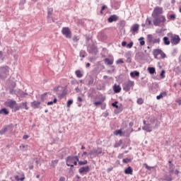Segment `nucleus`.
<instances>
[{
  "mask_svg": "<svg viewBox=\"0 0 181 181\" xmlns=\"http://www.w3.org/2000/svg\"><path fill=\"white\" fill-rule=\"evenodd\" d=\"M153 23L154 26H160V23H162V25H165L166 23V17L165 16H160L158 17H153Z\"/></svg>",
  "mask_w": 181,
  "mask_h": 181,
  "instance_id": "obj_1",
  "label": "nucleus"
},
{
  "mask_svg": "<svg viewBox=\"0 0 181 181\" xmlns=\"http://www.w3.org/2000/svg\"><path fill=\"white\" fill-rule=\"evenodd\" d=\"M9 73V66H5L0 67V80H4L6 78Z\"/></svg>",
  "mask_w": 181,
  "mask_h": 181,
  "instance_id": "obj_2",
  "label": "nucleus"
},
{
  "mask_svg": "<svg viewBox=\"0 0 181 181\" xmlns=\"http://www.w3.org/2000/svg\"><path fill=\"white\" fill-rule=\"evenodd\" d=\"M112 107H113V108H116L114 110V114H115L116 115L119 114L120 112H122L124 108L122 107V104H120V105H118V101H115L114 103H112L111 104Z\"/></svg>",
  "mask_w": 181,
  "mask_h": 181,
  "instance_id": "obj_3",
  "label": "nucleus"
},
{
  "mask_svg": "<svg viewBox=\"0 0 181 181\" xmlns=\"http://www.w3.org/2000/svg\"><path fill=\"white\" fill-rule=\"evenodd\" d=\"M88 52L90 54H94L95 56H97V53H98V48L95 45L92 44L88 47Z\"/></svg>",
  "mask_w": 181,
  "mask_h": 181,
  "instance_id": "obj_4",
  "label": "nucleus"
},
{
  "mask_svg": "<svg viewBox=\"0 0 181 181\" xmlns=\"http://www.w3.org/2000/svg\"><path fill=\"white\" fill-rule=\"evenodd\" d=\"M103 153V148L98 147L97 148H93L90 151V152L88 153V156H93V155H101Z\"/></svg>",
  "mask_w": 181,
  "mask_h": 181,
  "instance_id": "obj_5",
  "label": "nucleus"
},
{
  "mask_svg": "<svg viewBox=\"0 0 181 181\" xmlns=\"http://www.w3.org/2000/svg\"><path fill=\"white\" fill-rule=\"evenodd\" d=\"M162 13H163V8L156 6L153 11L152 16L153 18H156L159 16V15H162Z\"/></svg>",
  "mask_w": 181,
  "mask_h": 181,
  "instance_id": "obj_6",
  "label": "nucleus"
},
{
  "mask_svg": "<svg viewBox=\"0 0 181 181\" xmlns=\"http://www.w3.org/2000/svg\"><path fill=\"white\" fill-rule=\"evenodd\" d=\"M62 33L66 37V39H71V31L69 27L62 28Z\"/></svg>",
  "mask_w": 181,
  "mask_h": 181,
  "instance_id": "obj_7",
  "label": "nucleus"
},
{
  "mask_svg": "<svg viewBox=\"0 0 181 181\" xmlns=\"http://www.w3.org/2000/svg\"><path fill=\"white\" fill-rule=\"evenodd\" d=\"M134 86H135V82H134V81H128L127 83L123 85V90L126 93H128V91L131 90V87H134Z\"/></svg>",
  "mask_w": 181,
  "mask_h": 181,
  "instance_id": "obj_8",
  "label": "nucleus"
},
{
  "mask_svg": "<svg viewBox=\"0 0 181 181\" xmlns=\"http://www.w3.org/2000/svg\"><path fill=\"white\" fill-rule=\"evenodd\" d=\"M180 37H179L178 35H174L171 36V40L170 42L172 43V45H179V43H180Z\"/></svg>",
  "mask_w": 181,
  "mask_h": 181,
  "instance_id": "obj_9",
  "label": "nucleus"
},
{
  "mask_svg": "<svg viewBox=\"0 0 181 181\" xmlns=\"http://www.w3.org/2000/svg\"><path fill=\"white\" fill-rule=\"evenodd\" d=\"M88 172H90V166L88 165L81 167L78 169L80 175H83V173H88Z\"/></svg>",
  "mask_w": 181,
  "mask_h": 181,
  "instance_id": "obj_10",
  "label": "nucleus"
},
{
  "mask_svg": "<svg viewBox=\"0 0 181 181\" xmlns=\"http://www.w3.org/2000/svg\"><path fill=\"white\" fill-rule=\"evenodd\" d=\"M40 101L38 100H34L30 103V107L33 108V110H37L40 108Z\"/></svg>",
  "mask_w": 181,
  "mask_h": 181,
  "instance_id": "obj_11",
  "label": "nucleus"
},
{
  "mask_svg": "<svg viewBox=\"0 0 181 181\" xmlns=\"http://www.w3.org/2000/svg\"><path fill=\"white\" fill-rule=\"evenodd\" d=\"M76 158H77V156H68L65 158L66 163L73 164L74 160H76Z\"/></svg>",
  "mask_w": 181,
  "mask_h": 181,
  "instance_id": "obj_12",
  "label": "nucleus"
},
{
  "mask_svg": "<svg viewBox=\"0 0 181 181\" xmlns=\"http://www.w3.org/2000/svg\"><path fill=\"white\" fill-rule=\"evenodd\" d=\"M118 19H119V17L115 14H113L107 18V22L108 23H112V22H117Z\"/></svg>",
  "mask_w": 181,
  "mask_h": 181,
  "instance_id": "obj_13",
  "label": "nucleus"
},
{
  "mask_svg": "<svg viewBox=\"0 0 181 181\" xmlns=\"http://www.w3.org/2000/svg\"><path fill=\"white\" fill-rule=\"evenodd\" d=\"M162 180L164 181H172L173 180V178L172 177V174L169 173H164L163 178H161Z\"/></svg>",
  "mask_w": 181,
  "mask_h": 181,
  "instance_id": "obj_14",
  "label": "nucleus"
},
{
  "mask_svg": "<svg viewBox=\"0 0 181 181\" xmlns=\"http://www.w3.org/2000/svg\"><path fill=\"white\" fill-rule=\"evenodd\" d=\"M142 129L146 132H152V124H147L142 127Z\"/></svg>",
  "mask_w": 181,
  "mask_h": 181,
  "instance_id": "obj_15",
  "label": "nucleus"
},
{
  "mask_svg": "<svg viewBox=\"0 0 181 181\" xmlns=\"http://www.w3.org/2000/svg\"><path fill=\"white\" fill-rule=\"evenodd\" d=\"M113 91L115 94H118V93H121V86L119 85L115 84L112 87Z\"/></svg>",
  "mask_w": 181,
  "mask_h": 181,
  "instance_id": "obj_16",
  "label": "nucleus"
},
{
  "mask_svg": "<svg viewBox=\"0 0 181 181\" xmlns=\"http://www.w3.org/2000/svg\"><path fill=\"white\" fill-rule=\"evenodd\" d=\"M130 30L132 32V33H138V30H139V24L133 25Z\"/></svg>",
  "mask_w": 181,
  "mask_h": 181,
  "instance_id": "obj_17",
  "label": "nucleus"
},
{
  "mask_svg": "<svg viewBox=\"0 0 181 181\" xmlns=\"http://www.w3.org/2000/svg\"><path fill=\"white\" fill-rule=\"evenodd\" d=\"M124 173L125 175H132V173H134V170L132 169V167L128 166L126 169H124Z\"/></svg>",
  "mask_w": 181,
  "mask_h": 181,
  "instance_id": "obj_18",
  "label": "nucleus"
},
{
  "mask_svg": "<svg viewBox=\"0 0 181 181\" xmlns=\"http://www.w3.org/2000/svg\"><path fill=\"white\" fill-rule=\"evenodd\" d=\"M15 105H16V100H11L8 102L7 107H9L11 110L15 108Z\"/></svg>",
  "mask_w": 181,
  "mask_h": 181,
  "instance_id": "obj_19",
  "label": "nucleus"
},
{
  "mask_svg": "<svg viewBox=\"0 0 181 181\" xmlns=\"http://www.w3.org/2000/svg\"><path fill=\"white\" fill-rule=\"evenodd\" d=\"M113 134L114 135H116V136H117V135H119V136H125V132H122V129H121L115 130Z\"/></svg>",
  "mask_w": 181,
  "mask_h": 181,
  "instance_id": "obj_20",
  "label": "nucleus"
},
{
  "mask_svg": "<svg viewBox=\"0 0 181 181\" xmlns=\"http://www.w3.org/2000/svg\"><path fill=\"white\" fill-rule=\"evenodd\" d=\"M157 88H159V84L158 83H156L154 86H152L151 88V91L155 94L156 93L158 92V89Z\"/></svg>",
  "mask_w": 181,
  "mask_h": 181,
  "instance_id": "obj_21",
  "label": "nucleus"
},
{
  "mask_svg": "<svg viewBox=\"0 0 181 181\" xmlns=\"http://www.w3.org/2000/svg\"><path fill=\"white\" fill-rule=\"evenodd\" d=\"M105 64H107V66H111L114 64V60L113 59H110L109 58H106L104 59Z\"/></svg>",
  "mask_w": 181,
  "mask_h": 181,
  "instance_id": "obj_22",
  "label": "nucleus"
},
{
  "mask_svg": "<svg viewBox=\"0 0 181 181\" xmlns=\"http://www.w3.org/2000/svg\"><path fill=\"white\" fill-rule=\"evenodd\" d=\"M0 114H3L4 115H9V110L6 107L1 108L0 110Z\"/></svg>",
  "mask_w": 181,
  "mask_h": 181,
  "instance_id": "obj_23",
  "label": "nucleus"
},
{
  "mask_svg": "<svg viewBox=\"0 0 181 181\" xmlns=\"http://www.w3.org/2000/svg\"><path fill=\"white\" fill-rule=\"evenodd\" d=\"M130 76L132 78H135V77H139V71H134L130 73Z\"/></svg>",
  "mask_w": 181,
  "mask_h": 181,
  "instance_id": "obj_24",
  "label": "nucleus"
},
{
  "mask_svg": "<svg viewBox=\"0 0 181 181\" xmlns=\"http://www.w3.org/2000/svg\"><path fill=\"white\" fill-rule=\"evenodd\" d=\"M163 43L165 46H169V45H170L171 42L170 40H169V37H164L163 38Z\"/></svg>",
  "mask_w": 181,
  "mask_h": 181,
  "instance_id": "obj_25",
  "label": "nucleus"
},
{
  "mask_svg": "<svg viewBox=\"0 0 181 181\" xmlns=\"http://www.w3.org/2000/svg\"><path fill=\"white\" fill-rule=\"evenodd\" d=\"M168 172L170 175H173V173H175V165H168Z\"/></svg>",
  "mask_w": 181,
  "mask_h": 181,
  "instance_id": "obj_26",
  "label": "nucleus"
},
{
  "mask_svg": "<svg viewBox=\"0 0 181 181\" xmlns=\"http://www.w3.org/2000/svg\"><path fill=\"white\" fill-rule=\"evenodd\" d=\"M168 95V93L161 92L158 95L156 96L157 100H160V98H163V97H166Z\"/></svg>",
  "mask_w": 181,
  "mask_h": 181,
  "instance_id": "obj_27",
  "label": "nucleus"
},
{
  "mask_svg": "<svg viewBox=\"0 0 181 181\" xmlns=\"http://www.w3.org/2000/svg\"><path fill=\"white\" fill-rule=\"evenodd\" d=\"M147 70L150 74H155L156 73V69L153 66H149Z\"/></svg>",
  "mask_w": 181,
  "mask_h": 181,
  "instance_id": "obj_28",
  "label": "nucleus"
},
{
  "mask_svg": "<svg viewBox=\"0 0 181 181\" xmlns=\"http://www.w3.org/2000/svg\"><path fill=\"white\" fill-rule=\"evenodd\" d=\"M47 94H50V92H46L41 95L40 100L42 103H45V101L46 100L45 98H46V95H47Z\"/></svg>",
  "mask_w": 181,
  "mask_h": 181,
  "instance_id": "obj_29",
  "label": "nucleus"
},
{
  "mask_svg": "<svg viewBox=\"0 0 181 181\" xmlns=\"http://www.w3.org/2000/svg\"><path fill=\"white\" fill-rule=\"evenodd\" d=\"M136 58L138 60H142V59H144V53H142V52H138V53H136Z\"/></svg>",
  "mask_w": 181,
  "mask_h": 181,
  "instance_id": "obj_30",
  "label": "nucleus"
},
{
  "mask_svg": "<svg viewBox=\"0 0 181 181\" xmlns=\"http://www.w3.org/2000/svg\"><path fill=\"white\" fill-rule=\"evenodd\" d=\"M89 80L88 82V87H90V86H93V84H94V78L91 76H89Z\"/></svg>",
  "mask_w": 181,
  "mask_h": 181,
  "instance_id": "obj_31",
  "label": "nucleus"
},
{
  "mask_svg": "<svg viewBox=\"0 0 181 181\" xmlns=\"http://www.w3.org/2000/svg\"><path fill=\"white\" fill-rule=\"evenodd\" d=\"M153 35H152L151 34H148L147 35V42L148 43H152L153 42Z\"/></svg>",
  "mask_w": 181,
  "mask_h": 181,
  "instance_id": "obj_32",
  "label": "nucleus"
},
{
  "mask_svg": "<svg viewBox=\"0 0 181 181\" xmlns=\"http://www.w3.org/2000/svg\"><path fill=\"white\" fill-rule=\"evenodd\" d=\"M22 109V104H19L18 105V103H16V105L14 106V112H16V111H19V110Z\"/></svg>",
  "mask_w": 181,
  "mask_h": 181,
  "instance_id": "obj_33",
  "label": "nucleus"
},
{
  "mask_svg": "<svg viewBox=\"0 0 181 181\" xmlns=\"http://www.w3.org/2000/svg\"><path fill=\"white\" fill-rule=\"evenodd\" d=\"M158 54H160L161 58L166 59V54H165V52H163V51L160 49H158Z\"/></svg>",
  "mask_w": 181,
  "mask_h": 181,
  "instance_id": "obj_34",
  "label": "nucleus"
},
{
  "mask_svg": "<svg viewBox=\"0 0 181 181\" xmlns=\"http://www.w3.org/2000/svg\"><path fill=\"white\" fill-rule=\"evenodd\" d=\"M75 74L78 78H81V77H83V74L81 73V71H80V70H76L75 71Z\"/></svg>",
  "mask_w": 181,
  "mask_h": 181,
  "instance_id": "obj_35",
  "label": "nucleus"
},
{
  "mask_svg": "<svg viewBox=\"0 0 181 181\" xmlns=\"http://www.w3.org/2000/svg\"><path fill=\"white\" fill-rule=\"evenodd\" d=\"M119 28H122V29H124V28H125V25H127V21L122 20L120 21L119 23Z\"/></svg>",
  "mask_w": 181,
  "mask_h": 181,
  "instance_id": "obj_36",
  "label": "nucleus"
},
{
  "mask_svg": "<svg viewBox=\"0 0 181 181\" xmlns=\"http://www.w3.org/2000/svg\"><path fill=\"white\" fill-rule=\"evenodd\" d=\"M140 46H145V38L144 37H141L139 39Z\"/></svg>",
  "mask_w": 181,
  "mask_h": 181,
  "instance_id": "obj_37",
  "label": "nucleus"
},
{
  "mask_svg": "<svg viewBox=\"0 0 181 181\" xmlns=\"http://www.w3.org/2000/svg\"><path fill=\"white\" fill-rule=\"evenodd\" d=\"M21 104V109L25 108V110H29V107H28V102H23Z\"/></svg>",
  "mask_w": 181,
  "mask_h": 181,
  "instance_id": "obj_38",
  "label": "nucleus"
},
{
  "mask_svg": "<svg viewBox=\"0 0 181 181\" xmlns=\"http://www.w3.org/2000/svg\"><path fill=\"white\" fill-rule=\"evenodd\" d=\"M67 95V91L66 90H64L62 93L59 95V98L62 100V98H64Z\"/></svg>",
  "mask_w": 181,
  "mask_h": 181,
  "instance_id": "obj_39",
  "label": "nucleus"
},
{
  "mask_svg": "<svg viewBox=\"0 0 181 181\" xmlns=\"http://www.w3.org/2000/svg\"><path fill=\"white\" fill-rule=\"evenodd\" d=\"M168 19H170V21H175L176 20V14H170L168 16Z\"/></svg>",
  "mask_w": 181,
  "mask_h": 181,
  "instance_id": "obj_40",
  "label": "nucleus"
},
{
  "mask_svg": "<svg viewBox=\"0 0 181 181\" xmlns=\"http://www.w3.org/2000/svg\"><path fill=\"white\" fill-rule=\"evenodd\" d=\"M85 37H86V43H88V42H90V40H91L93 35H91L90 34H86Z\"/></svg>",
  "mask_w": 181,
  "mask_h": 181,
  "instance_id": "obj_41",
  "label": "nucleus"
},
{
  "mask_svg": "<svg viewBox=\"0 0 181 181\" xmlns=\"http://www.w3.org/2000/svg\"><path fill=\"white\" fill-rule=\"evenodd\" d=\"M153 54L155 59H158V55L159 54L158 49H153Z\"/></svg>",
  "mask_w": 181,
  "mask_h": 181,
  "instance_id": "obj_42",
  "label": "nucleus"
},
{
  "mask_svg": "<svg viewBox=\"0 0 181 181\" xmlns=\"http://www.w3.org/2000/svg\"><path fill=\"white\" fill-rule=\"evenodd\" d=\"M20 148H23L22 151L23 152H27L28 151V148H29V146L28 145L21 144V146H20Z\"/></svg>",
  "mask_w": 181,
  "mask_h": 181,
  "instance_id": "obj_43",
  "label": "nucleus"
},
{
  "mask_svg": "<svg viewBox=\"0 0 181 181\" xmlns=\"http://www.w3.org/2000/svg\"><path fill=\"white\" fill-rule=\"evenodd\" d=\"M78 162H80V158H78V156H76V158H75V160L74 161V163H72V165L74 166H77V163L78 165Z\"/></svg>",
  "mask_w": 181,
  "mask_h": 181,
  "instance_id": "obj_44",
  "label": "nucleus"
},
{
  "mask_svg": "<svg viewBox=\"0 0 181 181\" xmlns=\"http://www.w3.org/2000/svg\"><path fill=\"white\" fill-rule=\"evenodd\" d=\"M57 103V98H54L53 101L47 102V105H53V104H56Z\"/></svg>",
  "mask_w": 181,
  "mask_h": 181,
  "instance_id": "obj_45",
  "label": "nucleus"
},
{
  "mask_svg": "<svg viewBox=\"0 0 181 181\" xmlns=\"http://www.w3.org/2000/svg\"><path fill=\"white\" fill-rule=\"evenodd\" d=\"M122 162L123 163H131V162H132V158H123Z\"/></svg>",
  "mask_w": 181,
  "mask_h": 181,
  "instance_id": "obj_46",
  "label": "nucleus"
},
{
  "mask_svg": "<svg viewBox=\"0 0 181 181\" xmlns=\"http://www.w3.org/2000/svg\"><path fill=\"white\" fill-rule=\"evenodd\" d=\"M53 13V8H48L47 9V18H50Z\"/></svg>",
  "mask_w": 181,
  "mask_h": 181,
  "instance_id": "obj_47",
  "label": "nucleus"
},
{
  "mask_svg": "<svg viewBox=\"0 0 181 181\" xmlns=\"http://www.w3.org/2000/svg\"><path fill=\"white\" fill-rule=\"evenodd\" d=\"M87 163H88V161L87 160H84L83 161H78L79 166H84V165H87Z\"/></svg>",
  "mask_w": 181,
  "mask_h": 181,
  "instance_id": "obj_48",
  "label": "nucleus"
},
{
  "mask_svg": "<svg viewBox=\"0 0 181 181\" xmlns=\"http://www.w3.org/2000/svg\"><path fill=\"white\" fill-rule=\"evenodd\" d=\"M73 42H74L75 43H77V42H78V40H80V36L78 35H74L72 38Z\"/></svg>",
  "mask_w": 181,
  "mask_h": 181,
  "instance_id": "obj_49",
  "label": "nucleus"
},
{
  "mask_svg": "<svg viewBox=\"0 0 181 181\" xmlns=\"http://www.w3.org/2000/svg\"><path fill=\"white\" fill-rule=\"evenodd\" d=\"M122 145V139H120L117 143L114 145V148H119Z\"/></svg>",
  "mask_w": 181,
  "mask_h": 181,
  "instance_id": "obj_50",
  "label": "nucleus"
},
{
  "mask_svg": "<svg viewBox=\"0 0 181 181\" xmlns=\"http://www.w3.org/2000/svg\"><path fill=\"white\" fill-rule=\"evenodd\" d=\"M86 54H87V53L86 52V51H84V50H81V52H80V53H79L80 57L84 58V57H86Z\"/></svg>",
  "mask_w": 181,
  "mask_h": 181,
  "instance_id": "obj_51",
  "label": "nucleus"
},
{
  "mask_svg": "<svg viewBox=\"0 0 181 181\" xmlns=\"http://www.w3.org/2000/svg\"><path fill=\"white\" fill-rule=\"evenodd\" d=\"M59 163V160H52L51 168H55L54 165H57Z\"/></svg>",
  "mask_w": 181,
  "mask_h": 181,
  "instance_id": "obj_52",
  "label": "nucleus"
},
{
  "mask_svg": "<svg viewBox=\"0 0 181 181\" xmlns=\"http://www.w3.org/2000/svg\"><path fill=\"white\" fill-rule=\"evenodd\" d=\"M15 180L17 181H23L25 180V177H19V175L15 176Z\"/></svg>",
  "mask_w": 181,
  "mask_h": 181,
  "instance_id": "obj_53",
  "label": "nucleus"
},
{
  "mask_svg": "<svg viewBox=\"0 0 181 181\" xmlns=\"http://www.w3.org/2000/svg\"><path fill=\"white\" fill-rule=\"evenodd\" d=\"M29 94L28 93H24V92H21L19 93V96L21 98H25V97H26V95H28Z\"/></svg>",
  "mask_w": 181,
  "mask_h": 181,
  "instance_id": "obj_54",
  "label": "nucleus"
},
{
  "mask_svg": "<svg viewBox=\"0 0 181 181\" xmlns=\"http://www.w3.org/2000/svg\"><path fill=\"white\" fill-rule=\"evenodd\" d=\"M137 104H139V105H142V104H144V99L142 98H138Z\"/></svg>",
  "mask_w": 181,
  "mask_h": 181,
  "instance_id": "obj_55",
  "label": "nucleus"
},
{
  "mask_svg": "<svg viewBox=\"0 0 181 181\" xmlns=\"http://www.w3.org/2000/svg\"><path fill=\"white\" fill-rule=\"evenodd\" d=\"M71 104H73V100L70 99L66 103V107H68V108H70Z\"/></svg>",
  "mask_w": 181,
  "mask_h": 181,
  "instance_id": "obj_56",
  "label": "nucleus"
},
{
  "mask_svg": "<svg viewBox=\"0 0 181 181\" xmlns=\"http://www.w3.org/2000/svg\"><path fill=\"white\" fill-rule=\"evenodd\" d=\"M159 125H160V122L157 120L155 122V127H153V129H157V128H159Z\"/></svg>",
  "mask_w": 181,
  "mask_h": 181,
  "instance_id": "obj_57",
  "label": "nucleus"
},
{
  "mask_svg": "<svg viewBox=\"0 0 181 181\" xmlns=\"http://www.w3.org/2000/svg\"><path fill=\"white\" fill-rule=\"evenodd\" d=\"M66 166L70 167V172H73V169H74V165L70 163H66Z\"/></svg>",
  "mask_w": 181,
  "mask_h": 181,
  "instance_id": "obj_58",
  "label": "nucleus"
},
{
  "mask_svg": "<svg viewBox=\"0 0 181 181\" xmlns=\"http://www.w3.org/2000/svg\"><path fill=\"white\" fill-rule=\"evenodd\" d=\"M0 60L1 62H4V60H5V57H4V52H2V51H0Z\"/></svg>",
  "mask_w": 181,
  "mask_h": 181,
  "instance_id": "obj_59",
  "label": "nucleus"
},
{
  "mask_svg": "<svg viewBox=\"0 0 181 181\" xmlns=\"http://www.w3.org/2000/svg\"><path fill=\"white\" fill-rule=\"evenodd\" d=\"M158 121V119L156 117H153L150 119L151 124H155Z\"/></svg>",
  "mask_w": 181,
  "mask_h": 181,
  "instance_id": "obj_60",
  "label": "nucleus"
},
{
  "mask_svg": "<svg viewBox=\"0 0 181 181\" xmlns=\"http://www.w3.org/2000/svg\"><path fill=\"white\" fill-rule=\"evenodd\" d=\"M165 73H166V71L165 70L161 71L160 74V77H161V78H165Z\"/></svg>",
  "mask_w": 181,
  "mask_h": 181,
  "instance_id": "obj_61",
  "label": "nucleus"
},
{
  "mask_svg": "<svg viewBox=\"0 0 181 181\" xmlns=\"http://www.w3.org/2000/svg\"><path fill=\"white\" fill-rule=\"evenodd\" d=\"M175 72L177 73V74H180V73H181V68H180V66H177L176 67Z\"/></svg>",
  "mask_w": 181,
  "mask_h": 181,
  "instance_id": "obj_62",
  "label": "nucleus"
},
{
  "mask_svg": "<svg viewBox=\"0 0 181 181\" xmlns=\"http://www.w3.org/2000/svg\"><path fill=\"white\" fill-rule=\"evenodd\" d=\"M132 46H134V42L132 41L127 44V47H128V49H132Z\"/></svg>",
  "mask_w": 181,
  "mask_h": 181,
  "instance_id": "obj_63",
  "label": "nucleus"
},
{
  "mask_svg": "<svg viewBox=\"0 0 181 181\" xmlns=\"http://www.w3.org/2000/svg\"><path fill=\"white\" fill-rule=\"evenodd\" d=\"M153 43H160V38H157V39H154L153 40Z\"/></svg>",
  "mask_w": 181,
  "mask_h": 181,
  "instance_id": "obj_64",
  "label": "nucleus"
}]
</instances>
